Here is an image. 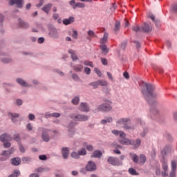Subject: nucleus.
Instances as JSON below:
<instances>
[{
    "label": "nucleus",
    "mask_w": 177,
    "mask_h": 177,
    "mask_svg": "<svg viewBox=\"0 0 177 177\" xmlns=\"http://www.w3.org/2000/svg\"><path fill=\"white\" fill-rule=\"evenodd\" d=\"M44 0H40L39 3L36 5V6L37 8H41V6H42L44 5Z\"/></svg>",
    "instance_id": "69168bd1"
},
{
    "label": "nucleus",
    "mask_w": 177,
    "mask_h": 177,
    "mask_svg": "<svg viewBox=\"0 0 177 177\" xmlns=\"http://www.w3.org/2000/svg\"><path fill=\"white\" fill-rule=\"evenodd\" d=\"M79 156H86V149L85 148H82V149L77 151Z\"/></svg>",
    "instance_id": "f704fd0d"
},
{
    "label": "nucleus",
    "mask_w": 177,
    "mask_h": 177,
    "mask_svg": "<svg viewBox=\"0 0 177 177\" xmlns=\"http://www.w3.org/2000/svg\"><path fill=\"white\" fill-rule=\"evenodd\" d=\"M19 147L21 153H26V149H24V147L21 144L19 145Z\"/></svg>",
    "instance_id": "5fc2aeb1"
},
{
    "label": "nucleus",
    "mask_w": 177,
    "mask_h": 177,
    "mask_svg": "<svg viewBox=\"0 0 177 177\" xmlns=\"http://www.w3.org/2000/svg\"><path fill=\"white\" fill-rule=\"evenodd\" d=\"M98 81V85L100 86H107L109 85V82L106 80H99Z\"/></svg>",
    "instance_id": "a878e982"
},
{
    "label": "nucleus",
    "mask_w": 177,
    "mask_h": 177,
    "mask_svg": "<svg viewBox=\"0 0 177 177\" xmlns=\"http://www.w3.org/2000/svg\"><path fill=\"white\" fill-rule=\"evenodd\" d=\"M71 157L73 158H75L76 160H78V158H80V153H78V152H75V151H73L71 153Z\"/></svg>",
    "instance_id": "e433bc0d"
},
{
    "label": "nucleus",
    "mask_w": 177,
    "mask_h": 177,
    "mask_svg": "<svg viewBox=\"0 0 177 177\" xmlns=\"http://www.w3.org/2000/svg\"><path fill=\"white\" fill-rule=\"evenodd\" d=\"M14 151L15 149H13V147L10 148L9 150L3 151L1 156H3L4 158H1V161H6V160H8V158H9V156H10V154H13Z\"/></svg>",
    "instance_id": "39448f33"
},
{
    "label": "nucleus",
    "mask_w": 177,
    "mask_h": 177,
    "mask_svg": "<svg viewBox=\"0 0 177 177\" xmlns=\"http://www.w3.org/2000/svg\"><path fill=\"white\" fill-rule=\"evenodd\" d=\"M84 66H89L90 67H93V63L90 61H84Z\"/></svg>",
    "instance_id": "c03bdc74"
},
{
    "label": "nucleus",
    "mask_w": 177,
    "mask_h": 177,
    "mask_svg": "<svg viewBox=\"0 0 177 177\" xmlns=\"http://www.w3.org/2000/svg\"><path fill=\"white\" fill-rule=\"evenodd\" d=\"M72 78L73 80H75V81H80V77H78V75L75 73L72 74Z\"/></svg>",
    "instance_id": "3c124183"
},
{
    "label": "nucleus",
    "mask_w": 177,
    "mask_h": 177,
    "mask_svg": "<svg viewBox=\"0 0 177 177\" xmlns=\"http://www.w3.org/2000/svg\"><path fill=\"white\" fill-rule=\"evenodd\" d=\"M75 71L79 73L80 71H82V68H84V66L82 65H76L73 67Z\"/></svg>",
    "instance_id": "72a5a7b5"
},
{
    "label": "nucleus",
    "mask_w": 177,
    "mask_h": 177,
    "mask_svg": "<svg viewBox=\"0 0 177 177\" xmlns=\"http://www.w3.org/2000/svg\"><path fill=\"white\" fill-rule=\"evenodd\" d=\"M19 175H20V171L15 170L13 173L9 176V177H17Z\"/></svg>",
    "instance_id": "c9c22d12"
},
{
    "label": "nucleus",
    "mask_w": 177,
    "mask_h": 177,
    "mask_svg": "<svg viewBox=\"0 0 177 177\" xmlns=\"http://www.w3.org/2000/svg\"><path fill=\"white\" fill-rule=\"evenodd\" d=\"M142 143V140L139 138L136 139V141L135 140H131V146H133L134 149H138V147H139V146H140V144Z\"/></svg>",
    "instance_id": "dca6fc26"
},
{
    "label": "nucleus",
    "mask_w": 177,
    "mask_h": 177,
    "mask_svg": "<svg viewBox=\"0 0 177 177\" xmlns=\"http://www.w3.org/2000/svg\"><path fill=\"white\" fill-rule=\"evenodd\" d=\"M69 151H70V149L68 147L62 148L63 158H64L65 160H66V158H68V154H70Z\"/></svg>",
    "instance_id": "2eb2a0df"
},
{
    "label": "nucleus",
    "mask_w": 177,
    "mask_h": 177,
    "mask_svg": "<svg viewBox=\"0 0 177 177\" xmlns=\"http://www.w3.org/2000/svg\"><path fill=\"white\" fill-rule=\"evenodd\" d=\"M162 165L164 171H168V162L167 160H163L162 161Z\"/></svg>",
    "instance_id": "2f4dec72"
},
{
    "label": "nucleus",
    "mask_w": 177,
    "mask_h": 177,
    "mask_svg": "<svg viewBox=\"0 0 177 177\" xmlns=\"http://www.w3.org/2000/svg\"><path fill=\"white\" fill-rule=\"evenodd\" d=\"M156 87L150 83L144 82L141 92L143 97L147 100L151 106V113L152 114H158V109L156 107L157 106L156 101L154 100L157 97V93H154Z\"/></svg>",
    "instance_id": "f257e3e1"
},
{
    "label": "nucleus",
    "mask_w": 177,
    "mask_h": 177,
    "mask_svg": "<svg viewBox=\"0 0 177 177\" xmlns=\"http://www.w3.org/2000/svg\"><path fill=\"white\" fill-rule=\"evenodd\" d=\"M86 169L89 172H93V171H96V164H95V162H93L92 160L88 161L86 166Z\"/></svg>",
    "instance_id": "6e6552de"
},
{
    "label": "nucleus",
    "mask_w": 177,
    "mask_h": 177,
    "mask_svg": "<svg viewBox=\"0 0 177 177\" xmlns=\"http://www.w3.org/2000/svg\"><path fill=\"white\" fill-rule=\"evenodd\" d=\"M146 135H147V129L144 127L143 132L140 133V136H142V138H145Z\"/></svg>",
    "instance_id": "8fccbe9b"
},
{
    "label": "nucleus",
    "mask_w": 177,
    "mask_h": 177,
    "mask_svg": "<svg viewBox=\"0 0 177 177\" xmlns=\"http://www.w3.org/2000/svg\"><path fill=\"white\" fill-rule=\"evenodd\" d=\"M75 20L74 17H70L68 19H64L63 20V24H64V26H68V24L74 23Z\"/></svg>",
    "instance_id": "4468645a"
},
{
    "label": "nucleus",
    "mask_w": 177,
    "mask_h": 177,
    "mask_svg": "<svg viewBox=\"0 0 177 177\" xmlns=\"http://www.w3.org/2000/svg\"><path fill=\"white\" fill-rule=\"evenodd\" d=\"M3 142V146H4V147H6V149H8L9 147H10L12 146V144H10V142H9V141H5Z\"/></svg>",
    "instance_id": "37998d69"
},
{
    "label": "nucleus",
    "mask_w": 177,
    "mask_h": 177,
    "mask_svg": "<svg viewBox=\"0 0 177 177\" xmlns=\"http://www.w3.org/2000/svg\"><path fill=\"white\" fill-rule=\"evenodd\" d=\"M107 161L109 164H111V165H113L114 167L122 165V162L120 161L116 157L110 156Z\"/></svg>",
    "instance_id": "20e7f679"
},
{
    "label": "nucleus",
    "mask_w": 177,
    "mask_h": 177,
    "mask_svg": "<svg viewBox=\"0 0 177 177\" xmlns=\"http://www.w3.org/2000/svg\"><path fill=\"white\" fill-rule=\"evenodd\" d=\"M39 158L41 161H45V160H48V157L46 156V155H40V156H39Z\"/></svg>",
    "instance_id": "a18cd8bd"
},
{
    "label": "nucleus",
    "mask_w": 177,
    "mask_h": 177,
    "mask_svg": "<svg viewBox=\"0 0 177 177\" xmlns=\"http://www.w3.org/2000/svg\"><path fill=\"white\" fill-rule=\"evenodd\" d=\"M3 63H10L12 62V59L10 58H5L2 59Z\"/></svg>",
    "instance_id": "bf43d9fd"
},
{
    "label": "nucleus",
    "mask_w": 177,
    "mask_h": 177,
    "mask_svg": "<svg viewBox=\"0 0 177 177\" xmlns=\"http://www.w3.org/2000/svg\"><path fill=\"white\" fill-rule=\"evenodd\" d=\"M21 162L20 158H15L12 159V165H19Z\"/></svg>",
    "instance_id": "cd10ccee"
},
{
    "label": "nucleus",
    "mask_w": 177,
    "mask_h": 177,
    "mask_svg": "<svg viewBox=\"0 0 177 177\" xmlns=\"http://www.w3.org/2000/svg\"><path fill=\"white\" fill-rule=\"evenodd\" d=\"M101 62L104 66H107V59L106 58H101Z\"/></svg>",
    "instance_id": "0e129e2a"
},
{
    "label": "nucleus",
    "mask_w": 177,
    "mask_h": 177,
    "mask_svg": "<svg viewBox=\"0 0 177 177\" xmlns=\"http://www.w3.org/2000/svg\"><path fill=\"white\" fill-rule=\"evenodd\" d=\"M130 157H131L133 162H136V163L139 162V157H138V155L130 153Z\"/></svg>",
    "instance_id": "c85d7f7f"
},
{
    "label": "nucleus",
    "mask_w": 177,
    "mask_h": 177,
    "mask_svg": "<svg viewBox=\"0 0 177 177\" xmlns=\"http://www.w3.org/2000/svg\"><path fill=\"white\" fill-rule=\"evenodd\" d=\"M73 104H78L80 103V97H75L74 99L72 100Z\"/></svg>",
    "instance_id": "ea45409f"
},
{
    "label": "nucleus",
    "mask_w": 177,
    "mask_h": 177,
    "mask_svg": "<svg viewBox=\"0 0 177 177\" xmlns=\"http://www.w3.org/2000/svg\"><path fill=\"white\" fill-rule=\"evenodd\" d=\"M153 70H155L156 71H158V73H163L164 71L162 70V68L158 67V66H153Z\"/></svg>",
    "instance_id": "864d4df0"
},
{
    "label": "nucleus",
    "mask_w": 177,
    "mask_h": 177,
    "mask_svg": "<svg viewBox=\"0 0 177 177\" xmlns=\"http://www.w3.org/2000/svg\"><path fill=\"white\" fill-rule=\"evenodd\" d=\"M103 156V153L100 151V150L94 151L93 155L91 156V158H100Z\"/></svg>",
    "instance_id": "a211bd4d"
},
{
    "label": "nucleus",
    "mask_w": 177,
    "mask_h": 177,
    "mask_svg": "<svg viewBox=\"0 0 177 177\" xmlns=\"http://www.w3.org/2000/svg\"><path fill=\"white\" fill-rule=\"evenodd\" d=\"M172 10L174 12V13H177V3L173 6Z\"/></svg>",
    "instance_id": "774afa93"
},
{
    "label": "nucleus",
    "mask_w": 177,
    "mask_h": 177,
    "mask_svg": "<svg viewBox=\"0 0 177 177\" xmlns=\"http://www.w3.org/2000/svg\"><path fill=\"white\" fill-rule=\"evenodd\" d=\"M68 53H70L71 59L72 60H73V62H75V60H78V57H77V54H75V52H74V50H69Z\"/></svg>",
    "instance_id": "5701e85b"
},
{
    "label": "nucleus",
    "mask_w": 177,
    "mask_h": 177,
    "mask_svg": "<svg viewBox=\"0 0 177 177\" xmlns=\"http://www.w3.org/2000/svg\"><path fill=\"white\" fill-rule=\"evenodd\" d=\"M52 8V3H48L46 5H45L41 10H43V12H45V13H46L48 15V13H49V12H50V9Z\"/></svg>",
    "instance_id": "aec40b11"
},
{
    "label": "nucleus",
    "mask_w": 177,
    "mask_h": 177,
    "mask_svg": "<svg viewBox=\"0 0 177 177\" xmlns=\"http://www.w3.org/2000/svg\"><path fill=\"white\" fill-rule=\"evenodd\" d=\"M129 172L131 175H138V174L136 173V170H135V169L133 168H129Z\"/></svg>",
    "instance_id": "79ce46f5"
},
{
    "label": "nucleus",
    "mask_w": 177,
    "mask_h": 177,
    "mask_svg": "<svg viewBox=\"0 0 177 177\" xmlns=\"http://www.w3.org/2000/svg\"><path fill=\"white\" fill-rule=\"evenodd\" d=\"M176 167L177 163L176 160H171V171L169 174V177H176Z\"/></svg>",
    "instance_id": "0eeeda50"
},
{
    "label": "nucleus",
    "mask_w": 177,
    "mask_h": 177,
    "mask_svg": "<svg viewBox=\"0 0 177 177\" xmlns=\"http://www.w3.org/2000/svg\"><path fill=\"white\" fill-rule=\"evenodd\" d=\"M86 149L88 151H93V146H92L91 145H87L86 146Z\"/></svg>",
    "instance_id": "4d7b16f0"
},
{
    "label": "nucleus",
    "mask_w": 177,
    "mask_h": 177,
    "mask_svg": "<svg viewBox=\"0 0 177 177\" xmlns=\"http://www.w3.org/2000/svg\"><path fill=\"white\" fill-rule=\"evenodd\" d=\"M90 86H93V89H97V88H99V82L98 80L96 82H93L89 84Z\"/></svg>",
    "instance_id": "7c9ffc66"
},
{
    "label": "nucleus",
    "mask_w": 177,
    "mask_h": 177,
    "mask_svg": "<svg viewBox=\"0 0 177 177\" xmlns=\"http://www.w3.org/2000/svg\"><path fill=\"white\" fill-rule=\"evenodd\" d=\"M141 30L144 32H150V31L153 30V28L151 26L149 25V24L145 23L144 25L141 27Z\"/></svg>",
    "instance_id": "f8f14e48"
},
{
    "label": "nucleus",
    "mask_w": 177,
    "mask_h": 177,
    "mask_svg": "<svg viewBox=\"0 0 177 177\" xmlns=\"http://www.w3.org/2000/svg\"><path fill=\"white\" fill-rule=\"evenodd\" d=\"M42 139L44 142H49L50 138H49V134L46 132V129L43 130Z\"/></svg>",
    "instance_id": "6ab92c4d"
},
{
    "label": "nucleus",
    "mask_w": 177,
    "mask_h": 177,
    "mask_svg": "<svg viewBox=\"0 0 177 177\" xmlns=\"http://www.w3.org/2000/svg\"><path fill=\"white\" fill-rule=\"evenodd\" d=\"M119 143H120V145L128 146V145H132V140L124 138L119 140Z\"/></svg>",
    "instance_id": "ddd939ff"
},
{
    "label": "nucleus",
    "mask_w": 177,
    "mask_h": 177,
    "mask_svg": "<svg viewBox=\"0 0 177 177\" xmlns=\"http://www.w3.org/2000/svg\"><path fill=\"white\" fill-rule=\"evenodd\" d=\"M49 35L51 38H59V32L56 29H52L50 30Z\"/></svg>",
    "instance_id": "f3484780"
},
{
    "label": "nucleus",
    "mask_w": 177,
    "mask_h": 177,
    "mask_svg": "<svg viewBox=\"0 0 177 177\" xmlns=\"http://www.w3.org/2000/svg\"><path fill=\"white\" fill-rule=\"evenodd\" d=\"M140 162H141V164H145V162H146V156L145 155L140 156Z\"/></svg>",
    "instance_id": "4c0bfd02"
},
{
    "label": "nucleus",
    "mask_w": 177,
    "mask_h": 177,
    "mask_svg": "<svg viewBox=\"0 0 177 177\" xmlns=\"http://www.w3.org/2000/svg\"><path fill=\"white\" fill-rule=\"evenodd\" d=\"M1 142H12L13 138L10 136L8 133H4L1 136H0Z\"/></svg>",
    "instance_id": "1a4fd4ad"
},
{
    "label": "nucleus",
    "mask_w": 177,
    "mask_h": 177,
    "mask_svg": "<svg viewBox=\"0 0 177 177\" xmlns=\"http://www.w3.org/2000/svg\"><path fill=\"white\" fill-rule=\"evenodd\" d=\"M133 31H135L136 32H139V31H142V27H139V26L136 25L133 27Z\"/></svg>",
    "instance_id": "58836bf2"
},
{
    "label": "nucleus",
    "mask_w": 177,
    "mask_h": 177,
    "mask_svg": "<svg viewBox=\"0 0 177 177\" xmlns=\"http://www.w3.org/2000/svg\"><path fill=\"white\" fill-rule=\"evenodd\" d=\"M87 34L88 35V37H87V39H91V38L96 37V34H95V32H93V30H88L87 32Z\"/></svg>",
    "instance_id": "bb28decb"
},
{
    "label": "nucleus",
    "mask_w": 177,
    "mask_h": 177,
    "mask_svg": "<svg viewBox=\"0 0 177 177\" xmlns=\"http://www.w3.org/2000/svg\"><path fill=\"white\" fill-rule=\"evenodd\" d=\"M37 41L39 44H44L45 42V38L39 37Z\"/></svg>",
    "instance_id": "338daca9"
},
{
    "label": "nucleus",
    "mask_w": 177,
    "mask_h": 177,
    "mask_svg": "<svg viewBox=\"0 0 177 177\" xmlns=\"http://www.w3.org/2000/svg\"><path fill=\"white\" fill-rule=\"evenodd\" d=\"M123 77L126 79V80H129V73H128V72H124L123 73Z\"/></svg>",
    "instance_id": "680f3d73"
},
{
    "label": "nucleus",
    "mask_w": 177,
    "mask_h": 177,
    "mask_svg": "<svg viewBox=\"0 0 177 177\" xmlns=\"http://www.w3.org/2000/svg\"><path fill=\"white\" fill-rule=\"evenodd\" d=\"M124 125L123 128L126 129V131H132L135 129V127L131 125V120L127 118H122L117 121V125Z\"/></svg>",
    "instance_id": "f03ea898"
},
{
    "label": "nucleus",
    "mask_w": 177,
    "mask_h": 177,
    "mask_svg": "<svg viewBox=\"0 0 177 177\" xmlns=\"http://www.w3.org/2000/svg\"><path fill=\"white\" fill-rule=\"evenodd\" d=\"M72 37L73 38H74V39H77V38H78V32H77V30L73 31Z\"/></svg>",
    "instance_id": "de8ad7c7"
},
{
    "label": "nucleus",
    "mask_w": 177,
    "mask_h": 177,
    "mask_svg": "<svg viewBox=\"0 0 177 177\" xmlns=\"http://www.w3.org/2000/svg\"><path fill=\"white\" fill-rule=\"evenodd\" d=\"M10 5H17V8H23V0H10Z\"/></svg>",
    "instance_id": "9b49d317"
},
{
    "label": "nucleus",
    "mask_w": 177,
    "mask_h": 177,
    "mask_svg": "<svg viewBox=\"0 0 177 177\" xmlns=\"http://www.w3.org/2000/svg\"><path fill=\"white\" fill-rule=\"evenodd\" d=\"M19 26L21 28H28L29 25L28 23L25 22L24 21L21 20V19H19Z\"/></svg>",
    "instance_id": "412c9836"
},
{
    "label": "nucleus",
    "mask_w": 177,
    "mask_h": 177,
    "mask_svg": "<svg viewBox=\"0 0 177 177\" xmlns=\"http://www.w3.org/2000/svg\"><path fill=\"white\" fill-rule=\"evenodd\" d=\"M84 72L87 75H89L91 74V69L88 67L84 68Z\"/></svg>",
    "instance_id": "6e6d98bb"
},
{
    "label": "nucleus",
    "mask_w": 177,
    "mask_h": 177,
    "mask_svg": "<svg viewBox=\"0 0 177 177\" xmlns=\"http://www.w3.org/2000/svg\"><path fill=\"white\" fill-rule=\"evenodd\" d=\"M106 103L102 104L97 107L98 111H111L113 107H111V102L106 101Z\"/></svg>",
    "instance_id": "7ed1b4c3"
},
{
    "label": "nucleus",
    "mask_w": 177,
    "mask_h": 177,
    "mask_svg": "<svg viewBox=\"0 0 177 177\" xmlns=\"http://www.w3.org/2000/svg\"><path fill=\"white\" fill-rule=\"evenodd\" d=\"M127 45H128V43L127 41L122 43L121 49H122V50H125V48H127Z\"/></svg>",
    "instance_id": "603ef678"
},
{
    "label": "nucleus",
    "mask_w": 177,
    "mask_h": 177,
    "mask_svg": "<svg viewBox=\"0 0 177 177\" xmlns=\"http://www.w3.org/2000/svg\"><path fill=\"white\" fill-rule=\"evenodd\" d=\"M120 28H121V23H120V21H117L115 24V27L113 28L114 32H115V34H117V32H118V31H120Z\"/></svg>",
    "instance_id": "b1692460"
},
{
    "label": "nucleus",
    "mask_w": 177,
    "mask_h": 177,
    "mask_svg": "<svg viewBox=\"0 0 177 177\" xmlns=\"http://www.w3.org/2000/svg\"><path fill=\"white\" fill-rule=\"evenodd\" d=\"M52 117H55V118H59L60 117V113H51Z\"/></svg>",
    "instance_id": "052dcab7"
},
{
    "label": "nucleus",
    "mask_w": 177,
    "mask_h": 177,
    "mask_svg": "<svg viewBox=\"0 0 177 177\" xmlns=\"http://www.w3.org/2000/svg\"><path fill=\"white\" fill-rule=\"evenodd\" d=\"M95 73L98 75L99 77H102V72L99 70L97 68H94Z\"/></svg>",
    "instance_id": "49530a36"
},
{
    "label": "nucleus",
    "mask_w": 177,
    "mask_h": 177,
    "mask_svg": "<svg viewBox=\"0 0 177 177\" xmlns=\"http://www.w3.org/2000/svg\"><path fill=\"white\" fill-rule=\"evenodd\" d=\"M17 84L21 85V86H28V84H27V82H26V81L23 80V79L17 78Z\"/></svg>",
    "instance_id": "393cba45"
},
{
    "label": "nucleus",
    "mask_w": 177,
    "mask_h": 177,
    "mask_svg": "<svg viewBox=\"0 0 177 177\" xmlns=\"http://www.w3.org/2000/svg\"><path fill=\"white\" fill-rule=\"evenodd\" d=\"M77 8H85V4L84 3H76L74 9H77Z\"/></svg>",
    "instance_id": "a19ab883"
},
{
    "label": "nucleus",
    "mask_w": 177,
    "mask_h": 177,
    "mask_svg": "<svg viewBox=\"0 0 177 177\" xmlns=\"http://www.w3.org/2000/svg\"><path fill=\"white\" fill-rule=\"evenodd\" d=\"M22 161L24 162H28V161H31V158H28V157H24L22 158Z\"/></svg>",
    "instance_id": "13d9d810"
},
{
    "label": "nucleus",
    "mask_w": 177,
    "mask_h": 177,
    "mask_svg": "<svg viewBox=\"0 0 177 177\" xmlns=\"http://www.w3.org/2000/svg\"><path fill=\"white\" fill-rule=\"evenodd\" d=\"M113 146L115 149H122V146L119 145L117 143H113Z\"/></svg>",
    "instance_id": "e2e57ef3"
},
{
    "label": "nucleus",
    "mask_w": 177,
    "mask_h": 177,
    "mask_svg": "<svg viewBox=\"0 0 177 177\" xmlns=\"http://www.w3.org/2000/svg\"><path fill=\"white\" fill-rule=\"evenodd\" d=\"M9 115H10V117L12 118V121L13 122H16V118H19V113H10Z\"/></svg>",
    "instance_id": "c756f323"
},
{
    "label": "nucleus",
    "mask_w": 177,
    "mask_h": 177,
    "mask_svg": "<svg viewBox=\"0 0 177 177\" xmlns=\"http://www.w3.org/2000/svg\"><path fill=\"white\" fill-rule=\"evenodd\" d=\"M71 118L72 120H75V121H88L89 120V117L86 115H71Z\"/></svg>",
    "instance_id": "423d86ee"
},
{
    "label": "nucleus",
    "mask_w": 177,
    "mask_h": 177,
    "mask_svg": "<svg viewBox=\"0 0 177 177\" xmlns=\"http://www.w3.org/2000/svg\"><path fill=\"white\" fill-rule=\"evenodd\" d=\"M79 109L80 110V111H84V113H88V111H89V106L88 105V104H86L85 102H82V103H80Z\"/></svg>",
    "instance_id": "9d476101"
},
{
    "label": "nucleus",
    "mask_w": 177,
    "mask_h": 177,
    "mask_svg": "<svg viewBox=\"0 0 177 177\" xmlns=\"http://www.w3.org/2000/svg\"><path fill=\"white\" fill-rule=\"evenodd\" d=\"M13 140H15L16 142H20V135L15 134Z\"/></svg>",
    "instance_id": "09e8293b"
},
{
    "label": "nucleus",
    "mask_w": 177,
    "mask_h": 177,
    "mask_svg": "<svg viewBox=\"0 0 177 177\" xmlns=\"http://www.w3.org/2000/svg\"><path fill=\"white\" fill-rule=\"evenodd\" d=\"M100 49L102 50V52H104L105 53H109V48H107V46H106V44H101Z\"/></svg>",
    "instance_id": "473e14b6"
},
{
    "label": "nucleus",
    "mask_w": 177,
    "mask_h": 177,
    "mask_svg": "<svg viewBox=\"0 0 177 177\" xmlns=\"http://www.w3.org/2000/svg\"><path fill=\"white\" fill-rule=\"evenodd\" d=\"M107 39H109V34L104 33L103 37L100 39V44L101 45H106V42H107Z\"/></svg>",
    "instance_id": "4be33fe9"
}]
</instances>
